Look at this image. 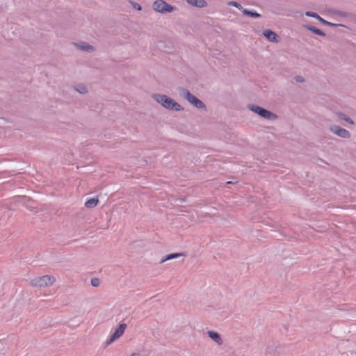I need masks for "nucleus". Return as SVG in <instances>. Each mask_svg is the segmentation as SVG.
I'll use <instances>...</instances> for the list:
<instances>
[{
  "instance_id": "1a4fd4ad",
  "label": "nucleus",
  "mask_w": 356,
  "mask_h": 356,
  "mask_svg": "<svg viewBox=\"0 0 356 356\" xmlns=\"http://www.w3.org/2000/svg\"><path fill=\"white\" fill-rule=\"evenodd\" d=\"M264 36L270 42H277V35L272 31L266 30L264 32Z\"/></svg>"
},
{
  "instance_id": "39448f33",
  "label": "nucleus",
  "mask_w": 356,
  "mask_h": 356,
  "mask_svg": "<svg viewBox=\"0 0 356 356\" xmlns=\"http://www.w3.org/2000/svg\"><path fill=\"white\" fill-rule=\"evenodd\" d=\"M127 327V325L125 323H121L117 329H115V332L111 335L109 340L106 342V345H109L111 343L113 342L115 340L118 339L120 336L123 334L124 330Z\"/></svg>"
},
{
  "instance_id": "412c9836",
  "label": "nucleus",
  "mask_w": 356,
  "mask_h": 356,
  "mask_svg": "<svg viewBox=\"0 0 356 356\" xmlns=\"http://www.w3.org/2000/svg\"><path fill=\"white\" fill-rule=\"evenodd\" d=\"M134 8L138 10H141V6L137 3H132Z\"/></svg>"
},
{
  "instance_id": "f8f14e48",
  "label": "nucleus",
  "mask_w": 356,
  "mask_h": 356,
  "mask_svg": "<svg viewBox=\"0 0 356 356\" xmlns=\"http://www.w3.org/2000/svg\"><path fill=\"white\" fill-rule=\"evenodd\" d=\"M181 256H183L182 253L170 254H168L166 257L162 258L161 260V263H164L165 261H166L168 260L175 259V258H178V257H180Z\"/></svg>"
},
{
  "instance_id": "2eb2a0df",
  "label": "nucleus",
  "mask_w": 356,
  "mask_h": 356,
  "mask_svg": "<svg viewBox=\"0 0 356 356\" xmlns=\"http://www.w3.org/2000/svg\"><path fill=\"white\" fill-rule=\"evenodd\" d=\"M100 281L98 278H92L91 280V284L93 287H98L99 286Z\"/></svg>"
},
{
  "instance_id": "20e7f679",
  "label": "nucleus",
  "mask_w": 356,
  "mask_h": 356,
  "mask_svg": "<svg viewBox=\"0 0 356 356\" xmlns=\"http://www.w3.org/2000/svg\"><path fill=\"white\" fill-rule=\"evenodd\" d=\"M181 95L185 97L191 104H193L197 108H203L204 106L202 102L198 99L196 97L191 94L188 90L181 89Z\"/></svg>"
},
{
  "instance_id": "dca6fc26",
  "label": "nucleus",
  "mask_w": 356,
  "mask_h": 356,
  "mask_svg": "<svg viewBox=\"0 0 356 356\" xmlns=\"http://www.w3.org/2000/svg\"><path fill=\"white\" fill-rule=\"evenodd\" d=\"M339 117L351 124H354L353 121L350 118L347 117L346 115L341 113L339 114Z\"/></svg>"
},
{
  "instance_id": "6e6552de",
  "label": "nucleus",
  "mask_w": 356,
  "mask_h": 356,
  "mask_svg": "<svg viewBox=\"0 0 356 356\" xmlns=\"http://www.w3.org/2000/svg\"><path fill=\"white\" fill-rule=\"evenodd\" d=\"M209 337H210L213 341H215L218 345H222L223 343V340L220 334L216 332L209 330L207 332Z\"/></svg>"
},
{
  "instance_id": "aec40b11",
  "label": "nucleus",
  "mask_w": 356,
  "mask_h": 356,
  "mask_svg": "<svg viewBox=\"0 0 356 356\" xmlns=\"http://www.w3.org/2000/svg\"><path fill=\"white\" fill-rule=\"evenodd\" d=\"M80 93H85L86 90V88L84 86H79V88L76 89Z\"/></svg>"
},
{
  "instance_id": "a211bd4d",
  "label": "nucleus",
  "mask_w": 356,
  "mask_h": 356,
  "mask_svg": "<svg viewBox=\"0 0 356 356\" xmlns=\"http://www.w3.org/2000/svg\"><path fill=\"white\" fill-rule=\"evenodd\" d=\"M310 30H312L314 33L318 34V35H324V33L320 30V29H316V28H311Z\"/></svg>"
},
{
  "instance_id": "f3484780",
  "label": "nucleus",
  "mask_w": 356,
  "mask_h": 356,
  "mask_svg": "<svg viewBox=\"0 0 356 356\" xmlns=\"http://www.w3.org/2000/svg\"><path fill=\"white\" fill-rule=\"evenodd\" d=\"M243 13L245 15H250L251 17H259V14H258V13H252V12H250V11H248L246 10H243Z\"/></svg>"
},
{
  "instance_id": "f257e3e1",
  "label": "nucleus",
  "mask_w": 356,
  "mask_h": 356,
  "mask_svg": "<svg viewBox=\"0 0 356 356\" xmlns=\"http://www.w3.org/2000/svg\"><path fill=\"white\" fill-rule=\"evenodd\" d=\"M56 282V278L52 275H44L32 280L31 286L35 288H47L51 286Z\"/></svg>"
},
{
  "instance_id": "ddd939ff",
  "label": "nucleus",
  "mask_w": 356,
  "mask_h": 356,
  "mask_svg": "<svg viewBox=\"0 0 356 356\" xmlns=\"http://www.w3.org/2000/svg\"><path fill=\"white\" fill-rule=\"evenodd\" d=\"M305 15L309 17H312L316 18L325 24H329L327 21L322 19L318 14H316L315 13L308 11V12H306Z\"/></svg>"
},
{
  "instance_id": "4be33fe9",
  "label": "nucleus",
  "mask_w": 356,
  "mask_h": 356,
  "mask_svg": "<svg viewBox=\"0 0 356 356\" xmlns=\"http://www.w3.org/2000/svg\"><path fill=\"white\" fill-rule=\"evenodd\" d=\"M296 81L298 82H302V81H303V79L302 78H300V76H298L296 78Z\"/></svg>"
},
{
  "instance_id": "f03ea898",
  "label": "nucleus",
  "mask_w": 356,
  "mask_h": 356,
  "mask_svg": "<svg viewBox=\"0 0 356 356\" xmlns=\"http://www.w3.org/2000/svg\"><path fill=\"white\" fill-rule=\"evenodd\" d=\"M154 98L166 108L174 109L176 111H179L181 109V106L179 104L165 95H157L154 96Z\"/></svg>"
},
{
  "instance_id": "7ed1b4c3",
  "label": "nucleus",
  "mask_w": 356,
  "mask_h": 356,
  "mask_svg": "<svg viewBox=\"0 0 356 356\" xmlns=\"http://www.w3.org/2000/svg\"><path fill=\"white\" fill-rule=\"evenodd\" d=\"M154 9L159 13H170L174 10L173 6L168 4L163 0H156L153 3Z\"/></svg>"
},
{
  "instance_id": "9d476101",
  "label": "nucleus",
  "mask_w": 356,
  "mask_h": 356,
  "mask_svg": "<svg viewBox=\"0 0 356 356\" xmlns=\"http://www.w3.org/2000/svg\"><path fill=\"white\" fill-rule=\"evenodd\" d=\"M189 4L199 8L204 7L207 3L204 0H186Z\"/></svg>"
},
{
  "instance_id": "0eeeda50",
  "label": "nucleus",
  "mask_w": 356,
  "mask_h": 356,
  "mask_svg": "<svg viewBox=\"0 0 356 356\" xmlns=\"http://www.w3.org/2000/svg\"><path fill=\"white\" fill-rule=\"evenodd\" d=\"M330 131L334 134L343 138H348L350 136L348 131L337 125L332 126L330 127Z\"/></svg>"
},
{
  "instance_id": "5701e85b",
  "label": "nucleus",
  "mask_w": 356,
  "mask_h": 356,
  "mask_svg": "<svg viewBox=\"0 0 356 356\" xmlns=\"http://www.w3.org/2000/svg\"><path fill=\"white\" fill-rule=\"evenodd\" d=\"M130 356H139V353H134Z\"/></svg>"
},
{
  "instance_id": "9b49d317",
  "label": "nucleus",
  "mask_w": 356,
  "mask_h": 356,
  "mask_svg": "<svg viewBox=\"0 0 356 356\" xmlns=\"http://www.w3.org/2000/svg\"><path fill=\"white\" fill-rule=\"evenodd\" d=\"M99 200L97 198H90L85 202L87 208H93L97 205Z\"/></svg>"
},
{
  "instance_id": "4468645a",
  "label": "nucleus",
  "mask_w": 356,
  "mask_h": 356,
  "mask_svg": "<svg viewBox=\"0 0 356 356\" xmlns=\"http://www.w3.org/2000/svg\"><path fill=\"white\" fill-rule=\"evenodd\" d=\"M79 47L83 50H86V51H88L93 50V48L92 46L86 44L85 43L79 44Z\"/></svg>"
},
{
  "instance_id": "6ab92c4d",
  "label": "nucleus",
  "mask_w": 356,
  "mask_h": 356,
  "mask_svg": "<svg viewBox=\"0 0 356 356\" xmlns=\"http://www.w3.org/2000/svg\"><path fill=\"white\" fill-rule=\"evenodd\" d=\"M228 5L233 6L237 8H239V9L241 8V6L238 3H237L236 1H230V2L228 3Z\"/></svg>"
},
{
  "instance_id": "423d86ee",
  "label": "nucleus",
  "mask_w": 356,
  "mask_h": 356,
  "mask_svg": "<svg viewBox=\"0 0 356 356\" xmlns=\"http://www.w3.org/2000/svg\"><path fill=\"white\" fill-rule=\"evenodd\" d=\"M251 110L266 119L275 118V115L271 112L259 106H252Z\"/></svg>"
}]
</instances>
